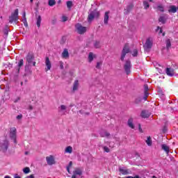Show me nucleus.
<instances>
[{
	"mask_svg": "<svg viewBox=\"0 0 178 178\" xmlns=\"http://www.w3.org/2000/svg\"><path fill=\"white\" fill-rule=\"evenodd\" d=\"M9 140L5 139L3 140L0 141V152L5 154V155H10V152H9Z\"/></svg>",
	"mask_w": 178,
	"mask_h": 178,
	"instance_id": "nucleus-1",
	"label": "nucleus"
},
{
	"mask_svg": "<svg viewBox=\"0 0 178 178\" xmlns=\"http://www.w3.org/2000/svg\"><path fill=\"white\" fill-rule=\"evenodd\" d=\"M19 20V9H15L13 13H12L11 16L9 17L10 23H16Z\"/></svg>",
	"mask_w": 178,
	"mask_h": 178,
	"instance_id": "nucleus-2",
	"label": "nucleus"
},
{
	"mask_svg": "<svg viewBox=\"0 0 178 178\" xmlns=\"http://www.w3.org/2000/svg\"><path fill=\"white\" fill-rule=\"evenodd\" d=\"M9 136L11 141H13L14 144H17V140H16L17 137V134L16 129L15 127L10 129Z\"/></svg>",
	"mask_w": 178,
	"mask_h": 178,
	"instance_id": "nucleus-3",
	"label": "nucleus"
},
{
	"mask_svg": "<svg viewBox=\"0 0 178 178\" xmlns=\"http://www.w3.org/2000/svg\"><path fill=\"white\" fill-rule=\"evenodd\" d=\"M153 44H154V40L152 39V38H148L147 39H146V41L143 44L145 51H149V49L152 48Z\"/></svg>",
	"mask_w": 178,
	"mask_h": 178,
	"instance_id": "nucleus-4",
	"label": "nucleus"
},
{
	"mask_svg": "<svg viewBox=\"0 0 178 178\" xmlns=\"http://www.w3.org/2000/svg\"><path fill=\"white\" fill-rule=\"evenodd\" d=\"M99 17V12L97 11V10H95L94 11H92L89 13L88 17V22H90L95 19V17Z\"/></svg>",
	"mask_w": 178,
	"mask_h": 178,
	"instance_id": "nucleus-5",
	"label": "nucleus"
},
{
	"mask_svg": "<svg viewBox=\"0 0 178 178\" xmlns=\"http://www.w3.org/2000/svg\"><path fill=\"white\" fill-rule=\"evenodd\" d=\"M75 29L78 34H84L87 31V27L83 26L81 24H76L75 25Z\"/></svg>",
	"mask_w": 178,
	"mask_h": 178,
	"instance_id": "nucleus-6",
	"label": "nucleus"
},
{
	"mask_svg": "<svg viewBox=\"0 0 178 178\" xmlns=\"http://www.w3.org/2000/svg\"><path fill=\"white\" fill-rule=\"evenodd\" d=\"M58 111L60 115H67L69 113V110L67 109V106L65 104H61L58 108Z\"/></svg>",
	"mask_w": 178,
	"mask_h": 178,
	"instance_id": "nucleus-7",
	"label": "nucleus"
},
{
	"mask_svg": "<svg viewBox=\"0 0 178 178\" xmlns=\"http://www.w3.org/2000/svg\"><path fill=\"white\" fill-rule=\"evenodd\" d=\"M34 60V54L33 53H29L26 56V62L29 63V65L33 64V66H35V61Z\"/></svg>",
	"mask_w": 178,
	"mask_h": 178,
	"instance_id": "nucleus-8",
	"label": "nucleus"
},
{
	"mask_svg": "<svg viewBox=\"0 0 178 178\" xmlns=\"http://www.w3.org/2000/svg\"><path fill=\"white\" fill-rule=\"evenodd\" d=\"M46 161L47 165H49L50 166H52V165H55L56 163V161H55V156H54L53 155H49V156H47Z\"/></svg>",
	"mask_w": 178,
	"mask_h": 178,
	"instance_id": "nucleus-9",
	"label": "nucleus"
},
{
	"mask_svg": "<svg viewBox=\"0 0 178 178\" xmlns=\"http://www.w3.org/2000/svg\"><path fill=\"white\" fill-rule=\"evenodd\" d=\"M129 52H130V48H129L128 45H125L122 49L121 60H124V58L126 57L127 54H129Z\"/></svg>",
	"mask_w": 178,
	"mask_h": 178,
	"instance_id": "nucleus-10",
	"label": "nucleus"
},
{
	"mask_svg": "<svg viewBox=\"0 0 178 178\" xmlns=\"http://www.w3.org/2000/svg\"><path fill=\"white\" fill-rule=\"evenodd\" d=\"M124 71L126 72L127 74H129L131 72V63L130 60H127L124 65Z\"/></svg>",
	"mask_w": 178,
	"mask_h": 178,
	"instance_id": "nucleus-11",
	"label": "nucleus"
},
{
	"mask_svg": "<svg viewBox=\"0 0 178 178\" xmlns=\"http://www.w3.org/2000/svg\"><path fill=\"white\" fill-rule=\"evenodd\" d=\"M45 65L47 67L45 68L46 72H48V70H51V68L52 67V64H51V61L49 60V58H48V57H46Z\"/></svg>",
	"mask_w": 178,
	"mask_h": 178,
	"instance_id": "nucleus-12",
	"label": "nucleus"
},
{
	"mask_svg": "<svg viewBox=\"0 0 178 178\" xmlns=\"http://www.w3.org/2000/svg\"><path fill=\"white\" fill-rule=\"evenodd\" d=\"M119 171L122 175H130L131 173V171L130 170L126 169V168L120 167L119 168Z\"/></svg>",
	"mask_w": 178,
	"mask_h": 178,
	"instance_id": "nucleus-13",
	"label": "nucleus"
},
{
	"mask_svg": "<svg viewBox=\"0 0 178 178\" xmlns=\"http://www.w3.org/2000/svg\"><path fill=\"white\" fill-rule=\"evenodd\" d=\"M165 72L166 74L170 77L175 76V70H173V68L167 67Z\"/></svg>",
	"mask_w": 178,
	"mask_h": 178,
	"instance_id": "nucleus-14",
	"label": "nucleus"
},
{
	"mask_svg": "<svg viewBox=\"0 0 178 178\" xmlns=\"http://www.w3.org/2000/svg\"><path fill=\"white\" fill-rule=\"evenodd\" d=\"M73 173L74 176H81V175H83V169L76 168Z\"/></svg>",
	"mask_w": 178,
	"mask_h": 178,
	"instance_id": "nucleus-15",
	"label": "nucleus"
},
{
	"mask_svg": "<svg viewBox=\"0 0 178 178\" xmlns=\"http://www.w3.org/2000/svg\"><path fill=\"white\" fill-rule=\"evenodd\" d=\"M73 152V147L72 146H67L65 147L64 150L65 154H71Z\"/></svg>",
	"mask_w": 178,
	"mask_h": 178,
	"instance_id": "nucleus-16",
	"label": "nucleus"
},
{
	"mask_svg": "<svg viewBox=\"0 0 178 178\" xmlns=\"http://www.w3.org/2000/svg\"><path fill=\"white\" fill-rule=\"evenodd\" d=\"M161 148L165 152H166L167 155H169L170 148L166 144L161 145Z\"/></svg>",
	"mask_w": 178,
	"mask_h": 178,
	"instance_id": "nucleus-17",
	"label": "nucleus"
},
{
	"mask_svg": "<svg viewBox=\"0 0 178 178\" xmlns=\"http://www.w3.org/2000/svg\"><path fill=\"white\" fill-rule=\"evenodd\" d=\"M108 21H109V11H107L104 14V24H108Z\"/></svg>",
	"mask_w": 178,
	"mask_h": 178,
	"instance_id": "nucleus-18",
	"label": "nucleus"
},
{
	"mask_svg": "<svg viewBox=\"0 0 178 178\" xmlns=\"http://www.w3.org/2000/svg\"><path fill=\"white\" fill-rule=\"evenodd\" d=\"M79 80H76L73 85L72 91H77V90H79Z\"/></svg>",
	"mask_w": 178,
	"mask_h": 178,
	"instance_id": "nucleus-19",
	"label": "nucleus"
},
{
	"mask_svg": "<svg viewBox=\"0 0 178 178\" xmlns=\"http://www.w3.org/2000/svg\"><path fill=\"white\" fill-rule=\"evenodd\" d=\"M62 57L64 58V59H67V58H69V51L67 49H65L62 53Z\"/></svg>",
	"mask_w": 178,
	"mask_h": 178,
	"instance_id": "nucleus-20",
	"label": "nucleus"
},
{
	"mask_svg": "<svg viewBox=\"0 0 178 178\" xmlns=\"http://www.w3.org/2000/svg\"><path fill=\"white\" fill-rule=\"evenodd\" d=\"M168 12L170 13H176L177 12V8L175 6H170Z\"/></svg>",
	"mask_w": 178,
	"mask_h": 178,
	"instance_id": "nucleus-21",
	"label": "nucleus"
},
{
	"mask_svg": "<svg viewBox=\"0 0 178 178\" xmlns=\"http://www.w3.org/2000/svg\"><path fill=\"white\" fill-rule=\"evenodd\" d=\"M94 58H95V54H92V52H90L88 57V62L91 63L92 61H93Z\"/></svg>",
	"mask_w": 178,
	"mask_h": 178,
	"instance_id": "nucleus-22",
	"label": "nucleus"
},
{
	"mask_svg": "<svg viewBox=\"0 0 178 178\" xmlns=\"http://www.w3.org/2000/svg\"><path fill=\"white\" fill-rule=\"evenodd\" d=\"M140 115L142 116V118H144L145 119L147 118H149V113L147 111H143L141 112Z\"/></svg>",
	"mask_w": 178,
	"mask_h": 178,
	"instance_id": "nucleus-23",
	"label": "nucleus"
},
{
	"mask_svg": "<svg viewBox=\"0 0 178 178\" xmlns=\"http://www.w3.org/2000/svg\"><path fill=\"white\" fill-rule=\"evenodd\" d=\"M22 22L25 26V27H27V19L26 18V12H24L22 14Z\"/></svg>",
	"mask_w": 178,
	"mask_h": 178,
	"instance_id": "nucleus-24",
	"label": "nucleus"
},
{
	"mask_svg": "<svg viewBox=\"0 0 178 178\" xmlns=\"http://www.w3.org/2000/svg\"><path fill=\"white\" fill-rule=\"evenodd\" d=\"M36 24H37V26L38 27H41V15H38L37 17H36Z\"/></svg>",
	"mask_w": 178,
	"mask_h": 178,
	"instance_id": "nucleus-25",
	"label": "nucleus"
},
{
	"mask_svg": "<svg viewBox=\"0 0 178 178\" xmlns=\"http://www.w3.org/2000/svg\"><path fill=\"white\" fill-rule=\"evenodd\" d=\"M128 126L131 129H134V124H133V118H129L128 120Z\"/></svg>",
	"mask_w": 178,
	"mask_h": 178,
	"instance_id": "nucleus-26",
	"label": "nucleus"
},
{
	"mask_svg": "<svg viewBox=\"0 0 178 178\" xmlns=\"http://www.w3.org/2000/svg\"><path fill=\"white\" fill-rule=\"evenodd\" d=\"M145 100L147 99V97H148V85H145Z\"/></svg>",
	"mask_w": 178,
	"mask_h": 178,
	"instance_id": "nucleus-27",
	"label": "nucleus"
},
{
	"mask_svg": "<svg viewBox=\"0 0 178 178\" xmlns=\"http://www.w3.org/2000/svg\"><path fill=\"white\" fill-rule=\"evenodd\" d=\"M101 136L102 137H109V136H111V134L109 133H108L106 131H103L101 132Z\"/></svg>",
	"mask_w": 178,
	"mask_h": 178,
	"instance_id": "nucleus-28",
	"label": "nucleus"
},
{
	"mask_svg": "<svg viewBox=\"0 0 178 178\" xmlns=\"http://www.w3.org/2000/svg\"><path fill=\"white\" fill-rule=\"evenodd\" d=\"M72 6H73V1H67V7L68 8L69 10L72 9Z\"/></svg>",
	"mask_w": 178,
	"mask_h": 178,
	"instance_id": "nucleus-29",
	"label": "nucleus"
},
{
	"mask_svg": "<svg viewBox=\"0 0 178 178\" xmlns=\"http://www.w3.org/2000/svg\"><path fill=\"white\" fill-rule=\"evenodd\" d=\"M146 144H147L149 147H151V145H152V140H151V136L147 137V140H146Z\"/></svg>",
	"mask_w": 178,
	"mask_h": 178,
	"instance_id": "nucleus-30",
	"label": "nucleus"
},
{
	"mask_svg": "<svg viewBox=\"0 0 178 178\" xmlns=\"http://www.w3.org/2000/svg\"><path fill=\"white\" fill-rule=\"evenodd\" d=\"M72 166H73V162L70 161L68 165L67 166V171L68 172V173H71L70 168H72Z\"/></svg>",
	"mask_w": 178,
	"mask_h": 178,
	"instance_id": "nucleus-31",
	"label": "nucleus"
},
{
	"mask_svg": "<svg viewBox=\"0 0 178 178\" xmlns=\"http://www.w3.org/2000/svg\"><path fill=\"white\" fill-rule=\"evenodd\" d=\"M56 4V1L55 0H49V6H54Z\"/></svg>",
	"mask_w": 178,
	"mask_h": 178,
	"instance_id": "nucleus-32",
	"label": "nucleus"
},
{
	"mask_svg": "<svg viewBox=\"0 0 178 178\" xmlns=\"http://www.w3.org/2000/svg\"><path fill=\"white\" fill-rule=\"evenodd\" d=\"M143 6H144V9H148V8H149V3H148V1H143Z\"/></svg>",
	"mask_w": 178,
	"mask_h": 178,
	"instance_id": "nucleus-33",
	"label": "nucleus"
},
{
	"mask_svg": "<svg viewBox=\"0 0 178 178\" xmlns=\"http://www.w3.org/2000/svg\"><path fill=\"white\" fill-rule=\"evenodd\" d=\"M159 21L160 22V23H162L163 24L166 22V18H165V17H160Z\"/></svg>",
	"mask_w": 178,
	"mask_h": 178,
	"instance_id": "nucleus-34",
	"label": "nucleus"
},
{
	"mask_svg": "<svg viewBox=\"0 0 178 178\" xmlns=\"http://www.w3.org/2000/svg\"><path fill=\"white\" fill-rule=\"evenodd\" d=\"M170 47H172V44L170 43V40L168 39L166 40V48H167V49H169V48H170Z\"/></svg>",
	"mask_w": 178,
	"mask_h": 178,
	"instance_id": "nucleus-35",
	"label": "nucleus"
},
{
	"mask_svg": "<svg viewBox=\"0 0 178 178\" xmlns=\"http://www.w3.org/2000/svg\"><path fill=\"white\" fill-rule=\"evenodd\" d=\"M23 172H24V173H25V175L30 173V168H29V167L24 168L23 169Z\"/></svg>",
	"mask_w": 178,
	"mask_h": 178,
	"instance_id": "nucleus-36",
	"label": "nucleus"
},
{
	"mask_svg": "<svg viewBox=\"0 0 178 178\" xmlns=\"http://www.w3.org/2000/svg\"><path fill=\"white\" fill-rule=\"evenodd\" d=\"M138 54V51H137V49H134L133 51H132V56H137Z\"/></svg>",
	"mask_w": 178,
	"mask_h": 178,
	"instance_id": "nucleus-37",
	"label": "nucleus"
},
{
	"mask_svg": "<svg viewBox=\"0 0 178 178\" xmlns=\"http://www.w3.org/2000/svg\"><path fill=\"white\" fill-rule=\"evenodd\" d=\"M24 63V61L23 60H20L19 63H18V67H22V66H23Z\"/></svg>",
	"mask_w": 178,
	"mask_h": 178,
	"instance_id": "nucleus-38",
	"label": "nucleus"
},
{
	"mask_svg": "<svg viewBox=\"0 0 178 178\" xmlns=\"http://www.w3.org/2000/svg\"><path fill=\"white\" fill-rule=\"evenodd\" d=\"M95 48H99L101 45L99 44V42H95L94 44Z\"/></svg>",
	"mask_w": 178,
	"mask_h": 178,
	"instance_id": "nucleus-39",
	"label": "nucleus"
},
{
	"mask_svg": "<svg viewBox=\"0 0 178 178\" xmlns=\"http://www.w3.org/2000/svg\"><path fill=\"white\" fill-rule=\"evenodd\" d=\"M123 178H141V177L138 175H136L135 177L128 176V177H123Z\"/></svg>",
	"mask_w": 178,
	"mask_h": 178,
	"instance_id": "nucleus-40",
	"label": "nucleus"
},
{
	"mask_svg": "<svg viewBox=\"0 0 178 178\" xmlns=\"http://www.w3.org/2000/svg\"><path fill=\"white\" fill-rule=\"evenodd\" d=\"M102 65V63L99 62V63H97L96 67H97V69H99V67H101V65Z\"/></svg>",
	"mask_w": 178,
	"mask_h": 178,
	"instance_id": "nucleus-41",
	"label": "nucleus"
},
{
	"mask_svg": "<svg viewBox=\"0 0 178 178\" xmlns=\"http://www.w3.org/2000/svg\"><path fill=\"white\" fill-rule=\"evenodd\" d=\"M156 31H159V34H161L162 33V28H160L159 26L157 27Z\"/></svg>",
	"mask_w": 178,
	"mask_h": 178,
	"instance_id": "nucleus-42",
	"label": "nucleus"
},
{
	"mask_svg": "<svg viewBox=\"0 0 178 178\" xmlns=\"http://www.w3.org/2000/svg\"><path fill=\"white\" fill-rule=\"evenodd\" d=\"M158 10H160V12H163L164 9L161 6H159L158 7Z\"/></svg>",
	"mask_w": 178,
	"mask_h": 178,
	"instance_id": "nucleus-43",
	"label": "nucleus"
},
{
	"mask_svg": "<svg viewBox=\"0 0 178 178\" xmlns=\"http://www.w3.org/2000/svg\"><path fill=\"white\" fill-rule=\"evenodd\" d=\"M104 150L105 151V152H109V148H108V147L106 146L104 147Z\"/></svg>",
	"mask_w": 178,
	"mask_h": 178,
	"instance_id": "nucleus-44",
	"label": "nucleus"
},
{
	"mask_svg": "<svg viewBox=\"0 0 178 178\" xmlns=\"http://www.w3.org/2000/svg\"><path fill=\"white\" fill-rule=\"evenodd\" d=\"M62 21H63V22H67V17L63 16V17H62Z\"/></svg>",
	"mask_w": 178,
	"mask_h": 178,
	"instance_id": "nucleus-45",
	"label": "nucleus"
},
{
	"mask_svg": "<svg viewBox=\"0 0 178 178\" xmlns=\"http://www.w3.org/2000/svg\"><path fill=\"white\" fill-rule=\"evenodd\" d=\"M59 64H60V68L63 69V62L60 61Z\"/></svg>",
	"mask_w": 178,
	"mask_h": 178,
	"instance_id": "nucleus-46",
	"label": "nucleus"
},
{
	"mask_svg": "<svg viewBox=\"0 0 178 178\" xmlns=\"http://www.w3.org/2000/svg\"><path fill=\"white\" fill-rule=\"evenodd\" d=\"M22 118H23V115H19L17 116V119L18 120H20V119H22Z\"/></svg>",
	"mask_w": 178,
	"mask_h": 178,
	"instance_id": "nucleus-47",
	"label": "nucleus"
},
{
	"mask_svg": "<svg viewBox=\"0 0 178 178\" xmlns=\"http://www.w3.org/2000/svg\"><path fill=\"white\" fill-rule=\"evenodd\" d=\"M18 101H20V97H17L14 100V102H17Z\"/></svg>",
	"mask_w": 178,
	"mask_h": 178,
	"instance_id": "nucleus-48",
	"label": "nucleus"
},
{
	"mask_svg": "<svg viewBox=\"0 0 178 178\" xmlns=\"http://www.w3.org/2000/svg\"><path fill=\"white\" fill-rule=\"evenodd\" d=\"M14 178H22V177H20L19 176V175L15 174V175H14Z\"/></svg>",
	"mask_w": 178,
	"mask_h": 178,
	"instance_id": "nucleus-49",
	"label": "nucleus"
},
{
	"mask_svg": "<svg viewBox=\"0 0 178 178\" xmlns=\"http://www.w3.org/2000/svg\"><path fill=\"white\" fill-rule=\"evenodd\" d=\"M139 131L140 133H143V129H141V125L140 124H139Z\"/></svg>",
	"mask_w": 178,
	"mask_h": 178,
	"instance_id": "nucleus-50",
	"label": "nucleus"
},
{
	"mask_svg": "<svg viewBox=\"0 0 178 178\" xmlns=\"http://www.w3.org/2000/svg\"><path fill=\"white\" fill-rule=\"evenodd\" d=\"M26 178H34V175H31L28 176Z\"/></svg>",
	"mask_w": 178,
	"mask_h": 178,
	"instance_id": "nucleus-51",
	"label": "nucleus"
},
{
	"mask_svg": "<svg viewBox=\"0 0 178 178\" xmlns=\"http://www.w3.org/2000/svg\"><path fill=\"white\" fill-rule=\"evenodd\" d=\"M158 67H161V65H160L159 64H156V65H155L156 69H158Z\"/></svg>",
	"mask_w": 178,
	"mask_h": 178,
	"instance_id": "nucleus-52",
	"label": "nucleus"
},
{
	"mask_svg": "<svg viewBox=\"0 0 178 178\" xmlns=\"http://www.w3.org/2000/svg\"><path fill=\"white\" fill-rule=\"evenodd\" d=\"M4 178H11L9 175H6L4 177Z\"/></svg>",
	"mask_w": 178,
	"mask_h": 178,
	"instance_id": "nucleus-53",
	"label": "nucleus"
},
{
	"mask_svg": "<svg viewBox=\"0 0 178 178\" xmlns=\"http://www.w3.org/2000/svg\"><path fill=\"white\" fill-rule=\"evenodd\" d=\"M72 178H77V177H76V175H72Z\"/></svg>",
	"mask_w": 178,
	"mask_h": 178,
	"instance_id": "nucleus-54",
	"label": "nucleus"
},
{
	"mask_svg": "<svg viewBox=\"0 0 178 178\" xmlns=\"http://www.w3.org/2000/svg\"><path fill=\"white\" fill-rule=\"evenodd\" d=\"M159 72V73H163L162 70H160Z\"/></svg>",
	"mask_w": 178,
	"mask_h": 178,
	"instance_id": "nucleus-55",
	"label": "nucleus"
},
{
	"mask_svg": "<svg viewBox=\"0 0 178 178\" xmlns=\"http://www.w3.org/2000/svg\"><path fill=\"white\" fill-rule=\"evenodd\" d=\"M29 109H33V107L32 106H29Z\"/></svg>",
	"mask_w": 178,
	"mask_h": 178,
	"instance_id": "nucleus-56",
	"label": "nucleus"
},
{
	"mask_svg": "<svg viewBox=\"0 0 178 178\" xmlns=\"http://www.w3.org/2000/svg\"><path fill=\"white\" fill-rule=\"evenodd\" d=\"M152 178H158V177H155V176H152Z\"/></svg>",
	"mask_w": 178,
	"mask_h": 178,
	"instance_id": "nucleus-57",
	"label": "nucleus"
},
{
	"mask_svg": "<svg viewBox=\"0 0 178 178\" xmlns=\"http://www.w3.org/2000/svg\"><path fill=\"white\" fill-rule=\"evenodd\" d=\"M21 86H23V82H21Z\"/></svg>",
	"mask_w": 178,
	"mask_h": 178,
	"instance_id": "nucleus-58",
	"label": "nucleus"
},
{
	"mask_svg": "<svg viewBox=\"0 0 178 178\" xmlns=\"http://www.w3.org/2000/svg\"><path fill=\"white\" fill-rule=\"evenodd\" d=\"M110 147H113V146L111 145V143H110Z\"/></svg>",
	"mask_w": 178,
	"mask_h": 178,
	"instance_id": "nucleus-59",
	"label": "nucleus"
},
{
	"mask_svg": "<svg viewBox=\"0 0 178 178\" xmlns=\"http://www.w3.org/2000/svg\"><path fill=\"white\" fill-rule=\"evenodd\" d=\"M149 2H152V0H149Z\"/></svg>",
	"mask_w": 178,
	"mask_h": 178,
	"instance_id": "nucleus-60",
	"label": "nucleus"
},
{
	"mask_svg": "<svg viewBox=\"0 0 178 178\" xmlns=\"http://www.w3.org/2000/svg\"><path fill=\"white\" fill-rule=\"evenodd\" d=\"M30 2H33V0H30Z\"/></svg>",
	"mask_w": 178,
	"mask_h": 178,
	"instance_id": "nucleus-61",
	"label": "nucleus"
},
{
	"mask_svg": "<svg viewBox=\"0 0 178 178\" xmlns=\"http://www.w3.org/2000/svg\"><path fill=\"white\" fill-rule=\"evenodd\" d=\"M130 8H133V6H130Z\"/></svg>",
	"mask_w": 178,
	"mask_h": 178,
	"instance_id": "nucleus-62",
	"label": "nucleus"
},
{
	"mask_svg": "<svg viewBox=\"0 0 178 178\" xmlns=\"http://www.w3.org/2000/svg\"><path fill=\"white\" fill-rule=\"evenodd\" d=\"M163 35H165V33H163Z\"/></svg>",
	"mask_w": 178,
	"mask_h": 178,
	"instance_id": "nucleus-63",
	"label": "nucleus"
},
{
	"mask_svg": "<svg viewBox=\"0 0 178 178\" xmlns=\"http://www.w3.org/2000/svg\"><path fill=\"white\" fill-rule=\"evenodd\" d=\"M19 70H20V69L18 68V72H19Z\"/></svg>",
	"mask_w": 178,
	"mask_h": 178,
	"instance_id": "nucleus-64",
	"label": "nucleus"
}]
</instances>
